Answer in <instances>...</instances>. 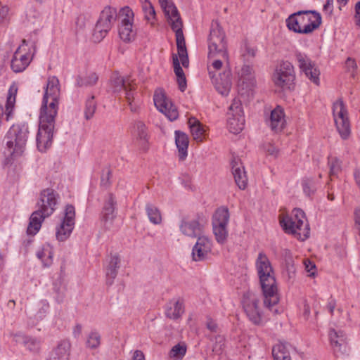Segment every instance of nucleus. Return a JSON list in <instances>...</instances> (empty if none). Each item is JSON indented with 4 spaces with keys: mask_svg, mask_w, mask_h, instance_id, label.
I'll use <instances>...</instances> for the list:
<instances>
[{
    "mask_svg": "<svg viewBox=\"0 0 360 360\" xmlns=\"http://www.w3.org/2000/svg\"><path fill=\"white\" fill-rule=\"evenodd\" d=\"M134 127L139 147L142 150L146 151L148 148V138L146 127L143 122L138 121L136 122Z\"/></svg>",
    "mask_w": 360,
    "mask_h": 360,
    "instance_id": "nucleus-33",
    "label": "nucleus"
},
{
    "mask_svg": "<svg viewBox=\"0 0 360 360\" xmlns=\"http://www.w3.org/2000/svg\"><path fill=\"white\" fill-rule=\"evenodd\" d=\"M333 1L334 0H326V4L323 5V11L328 15H330L333 13Z\"/></svg>",
    "mask_w": 360,
    "mask_h": 360,
    "instance_id": "nucleus-54",
    "label": "nucleus"
},
{
    "mask_svg": "<svg viewBox=\"0 0 360 360\" xmlns=\"http://www.w3.org/2000/svg\"><path fill=\"white\" fill-rule=\"evenodd\" d=\"M248 54L250 55L252 57H254L255 56V50L253 48H247Z\"/></svg>",
    "mask_w": 360,
    "mask_h": 360,
    "instance_id": "nucleus-62",
    "label": "nucleus"
},
{
    "mask_svg": "<svg viewBox=\"0 0 360 360\" xmlns=\"http://www.w3.org/2000/svg\"><path fill=\"white\" fill-rule=\"evenodd\" d=\"M60 84L58 79L49 77L44 89L39 110L37 146L45 152L52 144L56 118L59 109Z\"/></svg>",
    "mask_w": 360,
    "mask_h": 360,
    "instance_id": "nucleus-1",
    "label": "nucleus"
},
{
    "mask_svg": "<svg viewBox=\"0 0 360 360\" xmlns=\"http://www.w3.org/2000/svg\"><path fill=\"white\" fill-rule=\"evenodd\" d=\"M245 118L241 103L234 99L229 108L227 126L230 132L240 133L244 128Z\"/></svg>",
    "mask_w": 360,
    "mask_h": 360,
    "instance_id": "nucleus-16",
    "label": "nucleus"
},
{
    "mask_svg": "<svg viewBox=\"0 0 360 360\" xmlns=\"http://www.w3.org/2000/svg\"><path fill=\"white\" fill-rule=\"evenodd\" d=\"M119 35L121 39L125 42L132 41L135 37L133 24H120L119 27Z\"/></svg>",
    "mask_w": 360,
    "mask_h": 360,
    "instance_id": "nucleus-40",
    "label": "nucleus"
},
{
    "mask_svg": "<svg viewBox=\"0 0 360 360\" xmlns=\"http://www.w3.org/2000/svg\"><path fill=\"white\" fill-rule=\"evenodd\" d=\"M272 354L274 360H291L289 351L283 343H278L273 347Z\"/></svg>",
    "mask_w": 360,
    "mask_h": 360,
    "instance_id": "nucleus-39",
    "label": "nucleus"
},
{
    "mask_svg": "<svg viewBox=\"0 0 360 360\" xmlns=\"http://www.w3.org/2000/svg\"><path fill=\"white\" fill-rule=\"evenodd\" d=\"M255 267L264 295V304L274 314H276L278 310L275 307L279 301L278 288L273 267L264 253L258 254Z\"/></svg>",
    "mask_w": 360,
    "mask_h": 360,
    "instance_id": "nucleus-2",
    "label": "nucleus"
},
{
    "mask_svg": "<svg viewBox=\"0 0 360 360\" xmlns=\"http://www.w3.org/2000/svg\"><path fill=\"white\" fill-rule=\"evenodd\" d=\"M167 21L175 32L178 55L184 68L189 64L185 39L182 31L183 23L178 10L171 0H159Z\"/></svg>",
    "mask_w": 360,
    "mask_h": 360,
    "instance_id": "nucleus-4",
    "label": "nucleus"
},
{
    "mask_svg": "<svg viewBox=\"0 0 360 360\" xmlns=\"http://www.w3.org/2000/svg\"><path fill=\"white\" fill-rule=\"evenodd\" d=\"M9 8L7 6H0V25H5L9 20Z\"/></svg>",
    "mask_w": 360,
    "mask_h": 360,
    "instance_id": "nucleus-51",
    "label": "nucleus"
},
{
    "mask_svg": "<svg viewBox=\"0 0 360 360\" xmlns=\"http://www.w3.org/2000/svg\"><path fill=\"white\" fill-rule=\"evenodd\" d=\"M266 122L273 131L276 133L281 132L286 125L285 114L283 108L281 105H277L271 110Z\"/></svg>",
    "mask_w": 360,
    "mask_h": 360,
    "instance_id": "nucleus-21",
    "label": "nucleus"
},
{
    "mask_svg": "<svg viewBox=\"0 0 360 360\" xmlns=\"http://www.w3.org/2000/svg\"><path fill=\"white\" fill-rule=\"evenodd\" d=\"M123 91H124L125 99L131 110L135 112L137 109L138 102L136 99V92L135 91V84L134 82L129 83Z\"/></svg>",
    "mask_w": 360,
    "mask_h": 360,
    "instance_id": "nucleus-36",
    "label": "nucleus"
},
{
    "mask_svg": "<svg viewBox=\"0 0 360 360\" xmlns=\"http://www.w3.org/2000/svg\"><path fill=\"white\" fill-rule=\"evenodd\" d=\"M175 143L179 150V159L184 160L188 155V137L180 131H175Z\"/></svg>",
    "mask_w": 360,
    "mask_h": 360,
    "instance_id": "nucleus-32",
    "label": "nucleus"
},
{
    "mask_svg": "<svg viewBox=\"0 0 360 360\" xmlns=\"http://www.w3.org/2000/svg\"><path fill=\"white\" fill-rule=\"evenodd\" d=\"M321 23V15L314 11H300L291 14L286 19L288 28L299 34L311 33Z\"/></svg>",
    "mask_w": 360,
    "mask_h": 360,
    "instance_id": "nucleus-7",
    "label": "nucleus"
},
{
    "mask_svg": "<svg viewBox=\"0 0 360 360\" xmlns=\"http://www.w3.org/2000/svg\"><path fill=\"white\" fill-rule=\"evenodd\" d=\"M335 307V302L333 300H331L328 302L327 305V309H328L330 314H333L334 309Z\"/></svg>",
    "mask_w": 360,
    "mask_h": 360,
    "instance_id": "nucleus-60",
    "label": "nucleus"
},
{
    "mask_svg": "<svg viewBox=\"0 0 360 360\" xmlns=\"http://www.w3.org/2000/svg\"><path fill=\"white\" fill-rule=\"evenodd\" d=\"M232 173L235 182L240 189H245L248 184V178L244 167L239 162V160L234 159L232 161Z\"/></svg>",
    "mask_w": 360,
    "mask_h": 360,
    "instance_id": "nucleus-28",
    "label": "nucleus"
},
{
    "mask_svg": "<svg viewBox=\"0 0 360 360\" xmlns=\"http://www.w3.org/2000/svg\"><path fill=\"white\" fill-rule=\"evenodd\" d=\"M47 217H49L44 216L42 212H39L37 209L33 212L30 218V222L27 229V234H37L41 229L42 222Z\"/></svg>",
    "mask_w": 360,
    "mask_h": 360,
    "instance_id": "nucleus-30",
    "label": "nucleus"
},
{
    "mask_svg": "<svg viewBox=\"0 0 360 360\" xmlns=\"http://www.w3.org/2000/svg\"><path fill=\"white\" fill-rule=\"evenodd\" d=\"M347 65L349 67H352L354 70L356 68V65L355 61L351 58H348L347 60Z\"/></svg>",
    "mask_w": 360,
    "mask_h": 360,
    "instance_id": "nucleus-61",
    "label": "nucleus"
},
{
    "mask_svg": "<svg viewBox=\"0 0 360 360\" xmlns=\"http://www.w3.org/2000/svg\"><path fill=\"white\" fill-rule=\"evenodd\" d=\"M98 75L94 72H86L84 75H79L76 79L77 85L81 87L90 86L96 84Z\"/></svg>",
    "mask_w": 360,
    "mask_h": 360,
    "instance_id": "nucleus-37",
    "label": "nucleus"
},
{
    "mask_svg": "<svg viewBox=\"0 0 360 360\" xmlns=\"http://www.w3.org/2000/svg\"><path fill=\"white\" fill-rule=\"evenodd\" d=\"M309 313H310V311H309V306L308 305H304V316H308L309 315Z\"/></svg>",
    "mask_w": 360,
    "mask_h": 360,
    "instance_id": "nucleus-64",
    "label": "nucleus"
},
{
    "mask_svg": "<svg viewBox=\"0 0 360 360\" xmlns=\"http://www.w3.org/2000/svg\"><path fill=\"white\" fill-rule=\"evenodd\" d=\"M36 255L43 263L44 267H49L53 262V252L49 246H44L37 251Z\"/></svg>",
    "mask_w": 360,
    "mask_h": 360,
    "instance_id": "nucleus-38",
    "label": "nucleus"
},
{
    "mask_svg": "<svg viewBox=\"0 0 360 360\" xmlns=\"http://www.w3.org/2000/svg\"><path fill=\"white\" fill-rule=\"evenodd\" d=\"M333 115L340 137L347 140L351 136V127L347 108L342 99H338L333 105Z\"/></svg>",
    "mask_w": 360,
    "mask_h": 360,
    "instance_id": "nucleus-10",
    "label": "nucleus"
},
{
    "mask_svg": "<svg viewBox=\"0 0 360 360\" xmlns=\"http://www.w3.org/2000/svg\"><path fill=\"white\" fill-rule=\"evenodd\" d=\"M101 343V336L97 332H91L87 339L86 345L89 347L94 349L99 346Z\"/></svg>",
    "mask_w": 360,
    "mask_h": 360,
    "instance_id": "nucleus-48",
    "label": "nucleus"
},
{
    "mask_svg": "<svg viewBox=\"0 0 360 360\" xmlns=\"http://www.w3.org/2000/svg\"><path fill=\"white\" fill-rule=\"evenodd\" d=\"M153 101L157 109L165 115L170 120H176L179 117V112L176 106L167 98L161 89L155 91L153 96Z\"/></svg>",
    "mask_w": 360,
    "mask_h": 360,
    "instance_id": "nucleus-18",
    "label": "nucleus"
},
{
    "mask_svg": "<svg viewBox=\"0 0 360 360\" xmlns=\"http://www.w3.org/2000/svg\"><path fill=\"white\" fill-rule=\"evenodd\" d=\"M173 66L175 75L177 78L185 77L184 72L180 65V63L178 57L176 55H173Z\"/></svg>",
    "mask_w": 360,
    "mask_h": 360,
    "instance_id": "nucleus-50",
    "label": "nucleus"
},
{
    "mask_svg": "<svg viewBox=\"0 0 360 360\" xmlns=\"http://www.w3.org/2000/svg\"><path fill=\"white\" fill-rule=\"evenodd\" d=\"M207 328L211 331H216L217 326V323L213 321H209L207 323Z\"/></svg>",
    "mask_w": 360,
    "mask_h": 360,
    "instance_id": "nucleus-59",
    "label": "nucleus"
},
{
    "mask_svg": "<svg viewBox=\"0 0 360 360\" xmlns=\"http://www.w3.org/2000/svg\"><path fill=\"white\" fill-rule=\"evenodd\" d=\"M110 82L112 91L115 93H120L129 83L133 82V79L129 77L124 78L118 73L115 72L111 75Z\"/></svg>",
    "mask_w": 360,
    "mask_h": 360,
    "instance_id": "nucleus-34",
    "label": "nucleus"
},
{
    "mask_svg": "<svg viewBox=\"0 0 360 360\" xmlns=\"http://www.w3.org/2000/svg\"><path fill=\"white\" fill-rule=\"evenodd\" d=\"M29 127L25 123L12 125L8 129L4 154L7 158L14 160L21 156L26 147L29 136Z\"/></svg>",
    "mask_w": 360,
    "mask_h": 360,
    "instance_id": "nucleus-6",
    "label": "nucleus"
},
{
    "mask_svg": "<svg viewBox=\"0 0 360 360\" xmlns=\"http://www.w3.org/2000/svg\"><path fill=\"white\" fill-rule=\"evenodd\" d=\"M302 186L304 193L307 196L313 195L316 190V186L313 179H303L302 181Z\"/></svg>",
    "mask_w": 360,
    "mask_h": 360,
    "instance_id": "nucleus-45",
    "label": "nucleus"
},
{
    "mask_svg": "<svg viewBox=\"0 0 360 360\" xmlns=\"http://www.w3.org/2000/svg\"><path fill=\"white\" fill-rule=\"evenodd\" d=\"M132 360H145L143 353L140 350H136L134 352Z\"/></svg>",
    "mask_w": 360,
    "mask_h": 360,
    "instance_id": "nucleus-56",
    "label": "nucleus"
},
{
    "mask_svg": "<svg viewBox=\"0 0 360 360\" xmlns=\"http://www.w3.org/2000/svg\"><path fill=\"white\" fill-rule=\"evenodd\" d=\"M118 17L120 24H133L134 22V12L128 6L120 10ZM117 18V11L115 8L108 6L101 11L93 33V39L95 42H100L105 37Z\"/></svg>",
    "mask_w": 360,
    "mask_h": 360,
    "instance_id": "nucleus-3",
    "label": "nucleus"
},
{
    "mask_svg": "<svg viewBox=\"0 0 360 360\" xmlns=\"http://www.w3.org/2000/svg\"><path fill=\"white\" fill-rule=\"evenodd\" d=\"M213 84L217 91L221 95L229 94L231 88V72L230 70H226L219 75V78L213 80Z\"/></svg>",
    "mask_w": 360,
    "mask_h": 360,
    "instance_id": "nucleus-26",
    "label": "nucleus"
},
{
    "mask_svg": "<svg viewBox=\"0 0 360 360\" xmlns=\"http://www.w3.org/2000/svg\"><path fill=\"white\" fill-rule=\"evenodd\" d=\"M258 302L255 296H248L244 297L243 305L249 320L255 325H262L264 321L258 307Z\"/></svg>",
    "mask_w": 360,
    "mask_h": 360,
    "instance_id": "nucleus-20",
    "label": "nucleus"
},
{
    "mask_svg": "<svg viewBox=\"0 0 360 360\" xmlns=\"http://www.w3.org/2000/svg\"><path fill=\"white\" fill-rule=\"evenodd\" d=\"M295 79V69L289 61L281 62L276 68L273 81L276 86L283 89H290Z\"/></svg>",
    "mask_w": 360,
    "mask_h": 360,
    "instance_id": "nucleus-14",
    "label": "nucleus"
},
{
    "mask_svg": "<svg viewBox=\"0 0 360 360\" xmlns=\"http://www.w3.org/2000/svg\"><path fill=\"white\" fill-rule=\"evenodd\" d=\"M115 199L112 194H110L108 200L104 205L102 212V221L103 226L108 229L111 230L114 229L113 221L115 218Z\"/></svg>",
    "mask_w": 360,
    "mask_h": 360,
    "instance_id": "nucleus-22",
    "label": "nucleus"
},
{
    "mask_svg": "<svg viewBox=\"0 0 360 360\" xmlns=\"http://www.w3.org/2000/svg\"><path fill=\"white\" fill-rule=\"evenodd\" d=\"M238 84L243 89L250 90L255 86V76L250 65H243L238 72Z\"/></svg>",
    "mask_w": 360,
    "mask_h": 360,
    "instance_id": "nucleus-25",
    "label": "nucleus"
},
{
    "mask_svg": "<svg viewBox=\"0 0 360 360\" xmlns=\"http://www.w3.org/2000/svg\"><path fill=\"white\" fill-rule=\"evenodd\" d=\"M96 109V103L94 101V96H91L86 101L84 109V117L86 120L93 117Z\"/></svg>",
    "mask_w": 360,
    "mask_h": 360,
    "instance_id": "nucleus-46",
    "label": "nucleus"
},
{
    "mask_svg": "<svg viewBox=\"0 0 360 360\" xmlns=\"http://www.w3.org/2000/svg\"><path fill=\"white\" fill-rule=\"evenodd\" d=\"M295 57L300 72L313 84H320V70L316 63L306 53L296 51Z\"/></svg>",
    "mask_w": 360,
    "mask_h": 360,
    "instance_id": "nucleus-12",
    "label": "nucleus"
},
{
    "mask_svg": "<svg viewBox=\"0 0 360 360\" xmlns=\"http://www.w3.org/2000/svg\"><path fill=\"white\" fill-rule=\"evenodd\" d=\"M71 343L68 340L58 342L46 360H70Z\"/></svg>",
    "mask_w": 360,
    "mask_h": 360,
    "instance_id": "nucleus-23",
    "label": "nucleus"
},
{
    "mask_svg": "<svg viewBox=\"0 0 360 360\" xmlns=\"http://www.w3.org/2000/svg\"><path fill=\"white\" fill-rule=\"evenodd\" d=\"M41 307L37 314V319H42L48 313L49 309V304L46 300L40 302Z\"/></svg>",
    "mask_w": 360,
    "mask_h": 360,
    "instance_id": "nucleus-52",
    "label": "nucleus"
},
{
    "mask_svg": "<svg viewBox=\"0 0 360 360\" xmlns=\"http://www.w3.org/2000/svg\"><path fill=\"white\" fill-rule=\"evenodd\" d=\"M229 217V210L225 207L218 208L213 214L212 229L219 243L224 244L226 241Z\"/></svg>",
    "mask_w": 360,
    "mask_h": 360,
    "instance_id": "nucleus-11",
    "label": "nucleus"
},
{
    "mask_svg": "<svg viewBox=\"0 0 360 360\" xmlns=\"http://www.w3.org/2000/svg\"><path fill=\"white\" fill-rule=\"evenodd\" d=\"M18 87L17 84L13 83L8 91L6 103L5 105L4 114L6 120L8 121L13 117V111L15 109V104L16 101V95L18 93Z\"/></svg>",
    "mask_w": 360,
    "mask_h": 360,
    "instance_id": "nucleus-29",
    "label": "nucleus"
},
{
    "mask_svg": "<svg viewBox=\"0 0 360 360\" xmlns=\"http://www.w3.org/2000/svg\"><path fill=\"white\" fill-rule=\"evenodd\" d=\"M328 164L330 169V176H335L341 170V162L336 157H329Z\"/></svg>",
    "mask_w": 360,
    "mask_h": 360,
    "instance_id": "nucleus-47",
    "label": "nucleus"
},
{
    "mask_svg": "<svg viewBox=\"0 0 360 360\" xmlns=\"http://www.w3.org/2000/svg\"><path fill=\"white\" fill-rule=\"evenodd\" d=\"M225 348V339L221 335L215 338V342L213 345V352L216 354H221Z\"/></svg>",
    "mask_w": 360,
    "mask_h": 360,
    "instance_id": "nucleus-49",
    "label": "nucleus"
},
{
    "mask_svg": "<svg viewBox=\"0 0 360 360\" xmlns=\"http://www.w3.org/2000/svg\"><path fill=\"white\" fill-rule=\"evenodd\" d=\"M266 152L270 155L277 156L278 153V149L274 146H269L268 148L266 149Z\"/></svg>",
    "mask_w": 360,
    "mask_h": 360,
    "instance_id": "nucleus-57",
    "label": "nucleus"
},
{
    "mask_svg": "<svg viewBox=\"0 0 360 360\" xmlns=\"http://www.w3.org/2000/svg\"><path fill=\"white\" fill-rule=\"evenodd\" d=\"M24 346L32 352H37L40 349L41 341L35 338L26 336L23 339Z\"/></svg>",
    "mask_w": 360,
    "mask_h": 360,
    "instance_id": "nucleus-43",
    "label": "nucleus"
},
{
    "mask_svg": "<svg viewBox=\"0 0 360 360\" xmlns=\"http://www.w3.org/2000/svg\"><path fill=\"white\" fill-rule=\"evenodd\" d=\"M142 9L144 13L146 20L151 25H153L155 21L156 13L150 1L147 0L145 1L142 4Z\"/></svg>",
    "mask_w": 360,
    "mask_h": 360,
    "instance_id": "nucleus-42",
    "label": "nucleus"
},
{
    "mask_svg": "<svg viewBox=\"0 0 360 360\" xmlns=\"http://www.w3.org/2000/svg\"><path fill=\"white\" fill-rule=\"evenodd\" d=\"M208 219L203 213L184 217L179 224L180 232L191 238L203 236V231L207 224Z\"/></svg>",
    "mask_w": 360,
    "mask_h": 360,
    "instance_id": "nucleus-9",
    "label": "nucleus"
},
{
    "mask_svg": "<svg viewBox=\"0 0 360 360\" xmlns=\"http://www.w3.org/2000/svg\"><path fill=\"white\" fill-rule=\"evenodd\" d=\"M146 212L149 221L153 224H160L162 222V216L158 207L150 203L146 205Z\"/></svg>",
    "mask_w": 360,
    "mask_h": 360,
    "instance_id": "nucleus-41",
    "label": "nucleus"
},
{
    "mask_svg": "<svg viewBox=\"0 0 360 360\" xmlns=\"http://www.w3.org/2000/svg\"><path fill=\"white\" fill-rule=\"evenodd\" d=\"M280 224L285 233L293 235L300 240L309 236V227L304 212L301 209H294L290 216L283 217Z\"/></svg>",
    "mask_w": 360,
    "mask_h": 360,
    "instance_id": "nucleus-8",
    "label": "nucleus"
},
{
    "mask_svg": "<svg viewBox=\"0 0 360 360\" xmlns=\"http://www.w3.org/2000/svg\"><path fill=\"white\" fill-rule=\"evenodd\" d=\"M208 58L212 60V66L215 70H220L223 63H229L225 34L218 23H212L208 39Z\"/></svg>",
    "mask_w": 360,
    "mask_h": 360,
    "instance_id": "nucleus-5",
    "label": "nucleus"
},
{
    "mask_svg": "<svg viewBox=\"0 0 360 360\" xmlns=\"http://www.w3.org/2000/svg\"><path fill=\"white\" fill-rule=\"evenodd\" d=\"M177 82H178L179 88L180 91L182 92L184 91L187 86L186 77H182L177 78Z\"/></svg>",
    "mask_w": 360,
    "mask_h": 360,
    "instance_id": "nucleus-55",
    "label": "nucleus"
},
{
    "mask_svg": "<svg viewBox=\"0 0 360 360\" xmlns=\"http://www.w3.org/2000/svg\"><path fill=\"white\" fill-rule=\"evenodd\" d=\"M75 224V210L74 206L68 205L65 209L64 217L56 228V237L59 241L66 240L74 229Z\"/></svg>",
    "mask_w": 360,
    "mask_h": 360,
    "instance_id": "nucleus-15",
    "label": "nucleus"
},
{
    "mask_svg": "<svg viewBox=\"0 0 360 360\" xmlns=\"http://www.w3.org/2000/svg\"><path fill=\"white\" fill-rule=\"evenodd\" d=\"M120 259L117 255H111L105 266L106 283L112 285L120 268Z\"/></svg>",
    "mask_w": 360,
    "mask_h": 360,
    "instance_id": "nucleus-27",
    "label": "nucleus"
},
{
    "mask_svg": "<svg viewBox=\"0 0 360 360\" xmlns=\"http://www.w3.org/2000/svg\"><path fill=\"white\" fill-rule=\"evenodd\" d=\"M212 248V243L210 238L205 236L197 238V241L192 249V258L195 262H202L206 260Z\"/></svg>",
    "mask_w": 360,
    "mask_h": 360,
    "instance_id": "nucleus-19",
    "label": "nucleus"
},
{
    "mask_svg": "<svg viewBox=\"0 0 360 360\" xmlns=\"http://www.w3.org/2000/svg\"><path fill=\"white\" fill-rule=\"evenodd\" d=\"M355 9H356V15H360V1L356 3Z\"/></svg>",
    "mask_w": 360,
    "mask_h": 360,
    "instance_id": "nucleus-63",
    "label": "nucleus"
},
{
    "mask_svg": "<svg viewBox=\"0 0 360 360\" xmlns=\"http://www.w3.org/2000/svg\"><path fill=\"white\" fill-rule=\"evenodd\" d=\"M186 353V346L184 343L174 345L169 352V356L176 360L182 359Z\"/></svg>",
    "mask_w": 360,
    "mask_h": 360,
    "instance_id": "nucleus-44",
    "label": "nucleus"
},
{
    "mask_svg": "<svg viewBox=\"0 0 360 360\" xmlns=\"http://www.w3.org/2000/svg\"><path fill=\"white\" fill-rule=\"evenodd\" d=\"M32 49V51L31 48L27 47L25 40L22 41V44L14 52L11 61V68L14 72L19 73L26 70L35 53L34 47Z\"/></svg>",
    "mask_w": 360,
    "mask_h": 360,
    "instance_id": "nucleus-13",
    "label": "nucleus"
},
{
    "mask_svg": "<svg viewBox=\"0 0 360 360\" xmlns=\"http://www.w3.org/2000/svg\"><path fill=\"white\" fill-rule=\"evenodd\" d=\"M188 124L193 139L198 142H202L205 137V129L203 125L194 117L188 119Z\"/></svg>",
    "mask_w": 360,
    "mask_h": 360,
    "instance_id": "nucleus-31",
    "label": "nucleus"
},
{
    "mask_svg": "<svg viewBox=\"0 0 360 360\" xmlns=\"http://www.w3.org/2000/svg\"><path fill=\"white\" fill-rule=\"evenodd\" d=\"M304 265L306 271L309 274V276H314L315 274V264L309 259L304 260Z\"/></svg>",
    "mask_w": 360,
    "mask_h": 360,
    "instance_id": "nucleus-53",
    "label": "nucleus"
},
{
    "mask_svg": "<svg viewBox=\"0 0 360 360\" xmlns=\"http://www.w3.org/2000/svg\"><path fill=\"white\" fill-rule=\"evenodd\" d=\"M59 195L52 188H46L40 193L39 199L36 207L44 216L50 217L56 210Z\"/></svg>",
    "mask_w": 360,
    "mask_h": 360,
    "instance_id": "nucleus-17",
    "label": "nucleus"
},
{
    "mask_svg": "<svg viewBox=\"0 0 360 360\" xmlns=\"http://www.w3.org/2000/svg\"><path fill=\"white\" fill-rule=\"evenodd\" d=\"M328 335L335 353L344 354L348 352L349 349L346 342V338L342 331L338 332L334 329H331L329 331Z\"/></svg>",
    "mask_w": 360,
    "mask_h": 360,
    "instance_id": "nucleus-24",
    "label": "nucleus"
},
{
    "mask_svg": "<svg viewBox=\"0 0 360 360\" xmlns=\"http://www.w3.org/2000/svg\"><path fill=\"white\" fill-rule=\"evenodd\" d=\"M82 326L80 324H77L73 329V335L75 338H79L82 333Z\"/></svg>",
    "mask_w": 360,
    "mask_h": 360,
    "instance_id": "nucleus-58",
    "label": "nucleus"
},
{
    "mask_svg": "<svg viewBox=\"0 0 360 360\" xmlns=\"http://www.w3.org/2000/svg\"><path fill=\"white\" fill-rule=\"evenodd\" d=\"M184 313V304L180 300L169 302L165 311L166 316L171 319H178Z\"/></svg>",
    "mask_w": 360,
    "mask_h": 360,
    "instance_id": "nucleus-35",
    "label": "nucleus"
}]
</instances>
